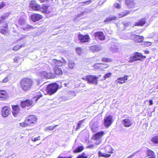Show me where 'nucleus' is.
<instances>
[{"label":"nucleus","instance_id":"37","mask_svg":"<svg viewBox=\"0 0 158 158\" xmlns=\"http://www.w3.org/2000/svg\"><path fill=\"white\" fill-rule=\"evenodd\" d=\"M19 125L22 127H24L27 126H29L27 122L26 121V120H25L24 122L23 123H19Z\"/></svg>","mask_w":158,"mask_h":158},{"label":"nucleus","instance_id":"62","mask_svg":"<svg viewBox=\"0 0 158 158\" xmlns=\"http://www.w3.org/2000/svg\"><path fill=\"white\" fill-rule=\"evenodd\" d=\"M93 146L94 145H90L88 146V147L90 148H92L93 147Z\"/></svg>","mask_w":158,"mask_h":158},{"label":"nucleus","instance_id":"2","mask_svg":"<svg viewBox=\"0 0 158 158\" xmlns=\"http://www.w3.org/2000/svg\"><path fill=\"white\" fill-rule=\"evenodd\" d=\"M32 81L30 78H24L22 79L20 82V86L24 91L29 90L31 87Z\"/></svg>","mask_w":158,"mask_h":158},{"label":"nucleus","instance_id":"36","mask_svg":"<svg viewBox=\"0 0 158 158\" xmlns=\"http://www.w3.org/2000/svg\"><path fill=\"white\" fill-rule=\"evenodd\" d=\"M84 149L83 147L82 146H80L78 147L74 151V152H80L82 151Z\"/></svg>","mask_w":158,"mask_h":158},{"label":"nucleus","instance_id":"17","mask_svg":"<svg viewBox=\"0 0 158 158\" xmlns=\"http://www.w3.org/2000/svg\"><path fill=\"white\" fill-rule=\"evenodd\" d=\"M31 19L33 22H36L42 18V15L38 14H34L31 16Z\"/></svg>","mask_w":158,"mask_h":158},{"label":"nucleus","instance_id":"28","mask_svg":"<svg viewBox=\"0 0 158 158\" xmlns=\"http://www.w3.org/2000/svg\"><path fill=\"white\" fill-rule=\"evenodd\" d=\"M148 156L150 157L148 158H156V156L154 152L151 150H149L147 151Z\"/></svg>","mask_w":158,"mask_h":158},{"label":"nucleus","instance_id":"52","mask_svg":"<svg viewBox=\"0 0 158 158\" xmlns=\"http://www.w3.org/2000/svg\"><path fill=\"white\" fill-rule=\"evenodd\" d=\"M6 18V17L4 15L2 16L0 19V23Z\"/></svg>","mask_w":158,"mask_h":158},{"label":"nucleus","instance_id":"7","mask_svg":"<svg viewBox=\"0 0 158 158\" xmlns=\"http://www.w3.org/2000/svg\"><path fill=\"white\" fill-rule=\"evenodd\" d=\"M113 122L112 117L111 115H109L105 118L104 119V125L106 127H108Z\"/></svg>","mask_w":158,"mask_h":158},{"label":"nucleus","instance_id":"46","mask_svg":"<svg viewBox=\"0 0 158 158\" xmlns=\"http://www.w3.org/2000/svg\"><path fill=\"white\" fill-rule=\"evenodd\" d=\"M22 47V45H18L14 47L13 48V50H17L19 49Z\"/></svg>","mask_w":158,"mask_h":158},{"label":"nucleus","instance_id":"61","mask_svg":"<svg viewBox=\"0 0 158 158\" xmlns=\"http://www.w3.org/2000/svg\"><path fill=\"white\" fill-rule=\"evenodd\" d=\"M149 102L150 105H152L153 104V102L152 100H150L149 101Z\"/></svg>","mask_w":158,"mask_h":158},{"label":"nucleus","instance_id":"10","mask_svg":"<svg viewBox=\"0 0 158 158\" xmlns=\"http://www.w3.org/2000/svg\"><path fill=\"white\" fill-rule=\"evenodd\" d=\"M37 120L36 116L34 115L28 116L26 118V121L27 122L29 126L31 123H35Z\"/></svg>","mask_w":158,"mask_h":158},{"label":"nucleus","instance_id":"21","mask_svg":"<svg viewBox=\"0 0 158 158\" xmlns=\"http://www.w3.org/2000/svg\"><path fill=\"white\" fill-rule=\"evenodd\" d=\"M8 96L7 92L4 90H0V100H4Z\"/></svg>","mask_w":158,"mask_h":158},{"label":"nucleus","instance_id":"34","mask_svg":"<svg viewBox=\"0 0 158 158\" xmlns=\"http://www.w3.org/2000/svg\"><path fill=\"white\" fill-rule=\"evenodd\" d=\"M23 26L22 28L23 30L25 31H28L29 29L32 27L31 26L26 23Z\"/></svg>","mask_w":158,"mask_h":158},{"label":"nucleus","instance_id":"51","mask_svg":"<svg viewBox=\"0 0 158 158\" xmlns=\"http://www.w3.org/2000/svg\"><path fill=\"white\" fill-rule=\"evenodd\" d=\"M114 7L117 8H120L121 7V5L117 3H115L114 4Z\"/></svg>","mask_w":158,"mask_h":158},{"label":"nucleus","instance_id":"39","mask_svg":"<svg viewBox=\"0 0 158 158\" xmlns=\"http://www.w3.org/2000/svg\"><path fill=\"white\" fill-rule=\"evenodd\" d=\"M31 140L33 142H35L37 141L40 140V136H38L37 137L33 136L31 138Z\"/></svg>","mask_w":158,"mask_h":158},{"label":"nucleus","instance_id":"27","mask_svg":"<svg viewBox=\"0 0 158 158\" xmlns=\"http://www.w3.org/2000/svg\"><path fill=\"white\" fill-rule=\"evenodd\" d=\"M151 141L155 145L158 146V135L152 137Z\"/></svg>","mask_w":158,"mask_h":158},{"label":"nucleus","instance_id":"63","mask_svg":"<svg viewBox=\"0 0 158 158\" xmlns=\"http://www.w3.org/2000/svg\"><path fill=\"white\" fill-rule=\"evenodd\" d=\"M144 52L146 54H148L149 53V51H148V50H144Z\"/></svg>","mask_w":158,"mask_h":158},{"label":"nucleus","instance_id":"31","mask_svg":"<svg viewBox=\"0 0 158 158\" xmlns=\"http://www.w3.org/2000/svg\"><path fill=\"white\" fill-rule=\"evenodd\" d=\"M116 19V17L115 16H110L106 18L104 21L105 22H108L112 20H115Z\"/></svg>","mask_w":158,"mask_h":158},{"label":"nucleus","instance_id":"59","mask_svg":"<svg viewBox=\"0 0 158 158\" xmlns=\"http://www.w3.org/2000/svg\"><path fill=\"white\" fill-rule=\"evenodd\" d=\"M72 81H69L67 83H65L64 84V86L65 87L68 84H69Z\"/></svg>","mask_w":158,"mask_h":158},{"label":"nucleus","instance_id":"55","mask_svg":"<svg viewBox=\"0 0 158 158\" xmlns=\"http://www.w3.org/2000/svg\"><path fill=\"white\" fill-rule=\"evenodd\" d=\"M130 24V23H123V25L125 26L126 27H128L129 25Z\"/></svg>","mask_w":158,"mask_h":158},{"label":"nucleus","instance_id":"50","mask_svg":"<svg viewBox=\"0 0 158 158\" xmlns=\"http://www.w3.org/2000/svg\"><path fill=\"white\" fill-rule=\"evenodd\" d=\"M10 79V78L9 76H7L6 77H5L3 80V83H6Z\"/></svg>","mask_w":158,"mask_h":158},{"label":"nucleus","instance_id":"14","mask_svg":"<svg viewBox=\"0 0 158 158\" xmlns=\"http://www.w3.org/2000/svg\"><path fill=\"white\" fill-rule=\"evenodd\" d=\"M94 36L96 39H98L101 40H103L105 39V36L102 32L98 31L95 33Z\"/></svg>","mask_w":158,"mask_h":158},{"label":"nucleus","instance_id":"6","mask_svg":"<svg viewBox=\"0 0 158 158\" xmlns=\"http://www.w3.org/2000/svg\"><path fill=\"white\" fill-rule=\"evenodd\" d=\"M146 57L145 56H143L140 53L136 52L132 56L130 57V59L129 61L132 62L134 60H141L142 59Z\"/></svg>","mask_w":158,"mask_h":158},{"label":"nucleus","instance_id":"1","mask_svg":"<svg viewBox=\"0 0 158 158\" xmlns=\"http://www.w3.org/2000/svg\"><path fill=\"white\" fill-rule=\"evenodd\" d=\"M59 87V85L56 83H51L48 85L45 88L42 89L41 90L45 95H52L57 91Z\"/></svg>","mask_w":158,"mask_h":158},{"label":"nucleus","instance_id":"15","mask_svg":"<svg viewBox=\"0 0 158 158\" xmlns=\"http://www.w3.org/2000/svg\"><path fill=\"white\" fill-rule=\"evenodd\" d=\"M10 113L9 108L7 106H4L2 108V114L3 117L7 116Z\"/></svg>","mask_w":158,"mask_h":158},{"label":"nucleus","instance_id":"26","mask_svg":"<svg viewBox=\"0 0 158 158\" xmlns=\"http://www.w3.org/2000/svg\"><path fill=\"white\" fill-rule=\"evenodd\" d=\"M40 8L39 11L44 13H49V11L48 10V7L45 5H42V7L40 6Z\"/></svg>","mask_w":158,"mask_h":158},{"label":"nucleus","instance_id":"33","mask_svg":"<svg viewBox=\"0 0 158 158\" xmlns=\"http://www.w3.org/2000/svg\"><path fill=\"white\" fill-rule=\"evenodd\" d=\"M18 21L19 24L22 26H24L26 23L25 20L22 17L19 18Z\"/></svg>","mask_w":158,"mask_h":158},{"label":"nucleus","instance_id":"19","mask_svg":"<svg viewBox=\"0 0 158 158\" xmlns=\"http://www.w3.org/2000/svg\"><path fill=\"white\" fill-rule=\"evenodd\" d=\"M128 76L125 75L124 77H119L117 79L116 81V83L123 84L126 82L128 79Z\"/></svg>","mask_w":158,"mask_h":158},{"label":"nucleus","instance_id":"12","mask_svg":"<svg viewBox=\"0 0 158 158\" xmlns=\"http://www.w3.org/2000/svg\"><path fill=\"white\" fill-rule=\"evenodd\" d=\"M52 62L56 66H61L63 65H65L67 63L66 61L63 59H62L60 60L54 59L52 60Z\"/></svg>","mask_w":158,"mask_h":158},{"label":"nucleus","instance_id":"47","mask_svg":"<svg viewBox=\"0 0 158 158\" xmlns=\"http://www.w3.org/2000/svg\"><path fill=\"white\" fill-rule=\"evenodd\" d=\"M58 126V125H56L55 126H49L48 127V129L50 130H53V129H54L56 127H57Z\"/></svg>","mask_w":158,"mask_h":158},{"label":"nucleus","instance_id":"58","mask_svg":"<svg viewBox=\"0 0 158 158\" xmlns=\"http://www.w3.org/2000/svg\"><path fill=\"white\" fill-rule=\"evenodd\" d=\"M72 157V156H71L69 157H62L60 156V155L57 158H71Z\"/></svg>","mask_w":158,"mask_h":158},{"label":"nucleus","instance_id":"45","mask_svg":"<svg viewBox=\"0 0 158 158\" xmlns=\"http://www.w3.org/2000/svg\"><path fill=\"white\" fill-rule=\"evenodd\" d=\"M82 121H81L79 122L77 125V127L76 128V130H77L80 127H81Z\"/></svg>","mask_w":158,"mask_h":158},{"label":"nucleus","instance_id":"41","mask_svg":"<svg viewBox=\"0 0 158 158\" xmlns=\"http://www.w3.org/2000/svg\"><path fill=\"white\" fill-rule=\"evenodd\" d=\"M76 51L77 54L80 55L81 54L82 50L80 47H77L76 48Z\"/></svg>","mask_w":158,"mask_h":158},{"label":"nucleus","instance_id":"38","mask_svg":"<svg viewBox=\"0 0 158 158\" xmlns=\"http://www.w3.org/2000/svg\"><path fill=\"white\" fill-rule=\"evenodd\" d=\"M91 2V0H89L86 2H81L79 3V4L80 6H83L86 5H88L89 3H90Z\"/></svg>","mask_w":158,"mask_h":158},{"label":"nucleus","instance_id":"32","mask_svg":"<svg viewBox=\"0 0 158 158\" xmlns=\"http://www.w3.org/2000/svg\"><path fill=\"white\" fill-rule=\"evenodd\" d=\"M98 155L99 156L106 158L110 156V154H106V153L102 152L100 151L99 152Z\"/></svg>","mask_w":158,"mask_h":158},{"label":"nucleus","instance_id":"53","mask_svg":"<svg viewBox=\"0 0 158 158\" xmlns=\"http://www.w3.org/2000/svg\"><path fill=\"white\" fill-rule=\"evenodd\" d=\"M19 59L20 58L19 57H16L14 59V61L15 62H18Z\"/></svg>","mask_w":158,"mask_h":158},{"label":"nucleus","instance_id":"44","mask_svg":"<svg viewBox=\"0 0 158 158\" xmlns=\"http://www.w3.org/2000/svg\"><path fill=\"white\" fill-rule=\"evenodd\" d=\"M87 156H85V154L84 153H83L82 155H78L77 158H87Z\"/></svg>","mask_w":158,"mask_h":158},{"label":"nucleus","instance_id":"56","mask_svg":"<svg viewBox=\"0 0 158 158\" xmlns=\"http://www.w3.org/2000/svg\"><path fill=\"white\" fill-rule=\"evenodd\" d=\"M10 15V13L9 12H8L5 13L4 15L6 17H7Z\"/></svg>","mask_w":158,"mask_h":158},{"label":"nucleus","instance_id":"4","mask_svg":"<svg viewBox=\"0 0 158 158\" xmlns=\"http://www.w3.org/2000/svg\"><path fill=\"white\" fill-rule=\"evenodd\" d=\"M39 76L43 78H54L55 77L54 74L51 73H48L45 71L40 72L38 73Z\"/></svg>","mask_w":158,"mask_h":158},{"label":"nucleus","instance_id":"11","mask_svg":"<svg viewBox=\"0 0 158 158\" xmlns=\"http://www.w3.org/2000/svg\"><path fill=\"white\" fill-rule=\"evenodd\" d=\"M122 123L125 127H129L133 124V121L131 118H127L123 120Z\"/></svg>","mask_w":158,"mask_h":158},{"label":"nucleus","instance_id":"22","mask_svg":"<svg viewBox=\"0 0 158 158\" xmlns=\"http://www.w3.org/2000/svg\"><path fill=\"white\" fill-rule=\"evenodd\" d=\"M91 129L93 132H96L99 129V126L97 123H93L91 126Z\"/></svg>","mask_w":158,"mask_h":158},{"label":"nucleus","instance_id":"30","mask_svg":"<svg viewBox=\"0 0 158 158\" xmlns=\"http://www.w3.org/2000/svg\"><path fill=\"white\" fill-rule=\"evenodd\" d=\"M129 13L130 11L127 10H125L123 12H121L119 14L118 16L119 18H121L122 17L126 16Z\"/></svg>","mask_w":158,"mask_h":158},{"label":"nucleus","instance_id":"24","mask_svg":"<svg viewBox=\"0 0 158 158\" xmlns=\"http://www.w3.org/2000/svg\"><path fill=\"white\" fill-rule=\"evenodd\" d=\"M146 19V17L143 18L141 19L139 22L136 23L135 25L138 26H143L145 24Z\"/></svg>","mask_w":158,"mask_h":158},{"label":"nucleus","instance_id":"13","mask_svg":"<svg viewBox=\"0 0 158 158\" xmlns=\"http://www.w3.org/2000/svg\"><path fill=\"white\" fill-rule=\"evenodd\" d=\"M131 37L132 40L137 42H142L143 39V37L134 34H132Z\"/></svg>","mask_w":158,"mask_h":158},{"label":"nucleus","instance_id":"20","mask_svg":"<svg viewBox=\"0 0 158 158\" xmlns=\"http://www.w3.org/2000/svg\"><path fill=\"white\" fill-rule=\"evenodd\" d=\"M125 3L129 8L134 7L135 5L134 0H125Z\"/></svg>","mask_w":158,"mask_h":158},{"label":"nucleus","instance_id":"29","mask_svg":"<svg viewBox=\"0 0 158 158\" xmlns=\"http://www.w3.org/2000/svg\"><path fill=\"white\" fill-rule=\"evenodd\" d=\"M110 50L113 52H118V47L115 45H113L110 47Z\"/></svg>","mask_w":158,"mask_h":158},{"label":"nucleus","instance_id":"54","mask_svg":"<svg viewBox=\"0 0 158 158\" xmlns=\"http://www.w3.org/2000/svg\"><path fill=\"white\" fill-rule=\"evenodd\" d=\"M5 5V4L3 2H2L0 3V9L3 7Z\"/></svg>","mask_w":158,"mask_h":158},{"label":"nucleus","instance_id":"40","mask_svg":"<svg viewBox=\"0 0 158 158\" xmlns=\"http://www.w3.org/2000/svg\"><path fill=\"white\" fill-rule=\"evenodd\" d=\"M0 32L2 34L4 35H7L8 34V31L6 29H0Z\"/></svg>","mask_w":158,"mask_h":158},{"label":"nucleus","instance_id":"57","mask_svg":"<svg viewBox=\"0 0 158 158\" xmlns=\"http://www.w3.org/2000/svg\"><path fill=\"white\" fill-rule=\"evenodd\" d=\"M137 152H135L133 153L130 156V157H132L134 156L137 153Z\"/></svg>","mask_w":158,"mask_h":158},{"label":"nucleus","instance_id":"8","mask_svg":"<svg viewBox=\"0 0 158 158\" xmlns=\"http://www.w3.org/2000/svg\"><path fill=\"white\" fill-rule=\"evenodd\" d=\"M34 104V103L33 101L28 99L21 102L20 104L21 107L23 108L26 106H31Z\"/></svg>","mask_w":158,"mask_h":158},{"label":"nucleus","instance_id":"49","mask_svg":"<svg viewBox=\"0 0 158 158\" xmlns=\"http://www.w3.org/2000/svg\"><path fill=\"white\" fill-rule=\"evenodd\" d=\"M42 95L41 94H40L39 95H38L36 96V97L35 98H34L33 99V100L34 99H35V102L37 101L40 98L42 97Z\"/></svg>","mask_w":158,"mask_h":158},{"label":"nucleus","instance_id":"64","mask_svg":"<svg viewBox=\"0 0 158 158\" xmlns=\"http://www.w3.org/2000/svg\"><path fill=\"white\" fill-rule=\"evenodd\" d=\"M41 2H45L46 0H39Z\"/></svg>","mask_w":158,"mask_h":158},{"label":"nucleus","instance_id":"5","mask_svg":"<svg viewBox=\"0 0 158 158\" xmlns=\"http://www.w3.org/2000/svg\"><path fill=\"white\" fill-rule=\"evenodd\" d=\"M98 77L94 75L87 76L82 78L83 80H86L88 83L97 84Z\"/></svg>","mask_w":158,"mask_h":158},{"label":"nucleus","instance_id":"25","mask_svg":"<svg viewBox=\"0 0 158 158\" xmlns=\"http://www.w3.org/2000/svg\"><path fill=\"white\" fill-rule=\"evenodd\" d=\"M54 71L55 74L56 75H61L62 74V72L61 69L57 66H56L54 68Z\"/></svg>","mask_w":158,"mask_h":158},{"label":"nucleus","instance_id":"18","mask_svg":"<svg viewBox=\"0 0 158 158\" xmlns=\"http://www.w3.org/2000/svg\"><path fill=\"white\" fill-rule=\"evenodd\" d=\"M79 40L81 42H85L89 41V37L88 35H83L81 34L79 35Z\"/></svg>","mask_w":158,"mask_h":158},{"label":"nucleus","instance_id":"9","mask_svg":"<svg viewBox=\"0 0 158 158\" xmlns=\"http://www.w3.org/2000/svg\"><path fill=\"white\" fill-rule=\"evenodd\" d=\"M30 8L33 10L39 11L40 8V6L38 5L35 1H31L29 4Z\"/></svg>","mask_w":158,"mask_h":158},{"label":"nucleus","instance_id":"23","mask_svg":"<svg viewBox=\"0 0 158 158\" xmlns=\"http://www.w3.org/2000/svg\"><path fill=\"white\" fill-rule=\"evenodd\" d=\"M101 49L100 46L97 45H94L90 47V49L93 52H96Z\"/></svg>","mask_w":158,"mask_h":158},{"label":"nucleus","instance_id":"16","mask_svg":"<svg viewBox=\"0 0 158 158\" xmlns=\"http://www.w3.org/2000/svg\"><path fill=\"white\" fill-rule=\"evenodd\" d=\"M19 108L20 106L18 105L12 106V113L15 117H16L18 114L19 112Z\"/></svg>","mask_w":158,"mask_h":158},{"label":"nucleus","instance_id":"35","mask_svg":"<svg viewBox=\"0 0 158 158\" xmlns=\"http://www.w3.org/2000/svg\"><path fill=\"white\" fill-rule=\"evenodd\" d=\"M75 64L73 61H69L68 63L69 67L71 69H73L75 66Z\"/></svg>","mask_w":158,"mask_h":158},{"label":"nucleus","instance_id":"3","mask_svg":"<svg viewBox=\"0 0 158 158\" xmlns=\"http://www.w3.org/2000/svg\"><path fill=\"white\" fill-rule=\"evenodd\" d=\"M105 134L103 131H101L95 134L93 136V139L96 140L95 143L97 145L100 144L102 142V138Z\"/></svg>","mask_w":158,"mask_h":158},{"label":"nucleus","instance_id":"43","mask_svg":"<svg viewBox=\"0 0 158 158\" xmlns=\"http://www.w3.org/2000/svg\"><path fill=\"white\" fill-rule=\"evenodd\" d=\"M106 150V152L107 153H110V154L113 153L112 149L110 147L107 148Z\"/></svg>","mask_w":158,"mask_h":158},{"label":"nucleus","instance_id":"42","mask_svg":"<svg viewBox=\"0 0 158 158\" xmlns=\"http://www.w3.org/2000/svg\"><path fill=\"white\" fill-rule=\"evenodd\" d=\"M111 75V73H107L105 75V76H104V78L103 77L102 79L105 80L106 78L109 77Z\"/></svg>","mask_w":158,"mask_h":158},{"label":"nucleus","instance_id":"60","mask_svg":"<svg viewBox=\"0 0 158 158\" xmlns=\"http://www.w3.org/2000/svg\"><path fill=\"white\" fill-rule=\"evenodd\" d=\"M102 60L104 61H109L110 59L107 58H104L102 59Z\"/></svg>","mask_w":158,"mask_h":158},{"label":"nucleus","instance_id":"48","mask_svg":"<svg viewBox=\"0 0 158 158\" xmlns=\"http://www.w3.org/2000/svg\"><path fill=\"white\" fill-rule=\"evenodd\" d=\"M102 64V63H96L94 65V67L95 68H98Z\"/></svg>","mask_w":158,"mask_h":158}]
</instances>
